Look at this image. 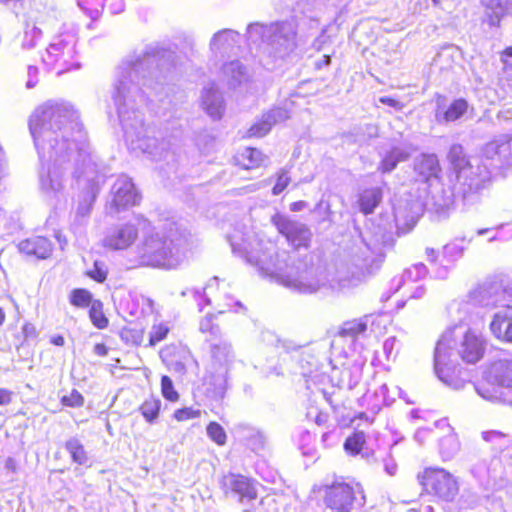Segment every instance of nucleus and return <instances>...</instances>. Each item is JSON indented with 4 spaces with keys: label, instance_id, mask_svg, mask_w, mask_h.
Masks as SVG:
<instances>
[{
    "label": "nucleus",
    "instance_id": "9",
    "mask_svg": "<svg viewBox=\"0 0 512 512\" xmlns=\"http://www.w3.org/2000/svg\"><path fill=\"white\" fill-rule=\"evenodd\" d=\"M484 377L493 386L492 391L488 388H477L478 394L490 401L501 400L502 392L498 389L512 386V360L505 358L492 362Z\"/></svg>",
    "mask_w": 512,
    "mask_h": 512
},
{
    "label": "nucleus",
    "instance_id": "39",
    "mask_svg": "<svg viewBox=\"0 0 512 512\" xmlns=\"http://www.w3.org/2000/svg\"><path fill=\"white\" fill-rule=\"evenodd\" d=\"M91 322L98 329H104L108 326V319L103 313V303L100 300H94L89 310Z\"/></svg>",
    "mask_w": 512,
    "mask_h": 512
},
{
    "label": "nucleus",
    "instance_id": "44",
    "mask_svg": "<svg viewBox=\"0 0 512 512\" xmlns=\"http://www.w3.org/2000/svg\"><path fill=\"white\" fill-rule=\"evenodd\" d=\"M62 34H59L55 37L54 41L49 44L47 47V54L49 57L54 58L56 61L58 56L64 53L65 49H68V53H70L69 44L65 40L61 38Z\"/></svg>",
    "mask_w": 512,
    "mask_h": 512
},
{
    "label": "nucleus",
    "instance_id": "41",
    "mask_svg": "<svg viewBox=\"0 0 512 512\" xmlns=\"http://www.w3.org/2000/svg\"><path fill=\"white\" fill-rule=\"evenodd\" d=\"M448 159L453 165L454 171L462 168L470 161L464 155L463 147L460 144H453L448 152Z\"/></svg>",
    "mask_w": 512,
    "mask_h": 512
},
{
    "label": "nucleus",
    "instance_id": "49",
    "mask_svg": "<svg viewBox=\"0 0 512 512\" xmlns=\"http://www.w3.org/2000/svg\"><path fill=\"white\" fill-rule=\"evenodd\" d=\"M77 2L83 10L89 11L92 18L97 16L104 6V0H77Z\"/></svg>",
    "mask_w": 512,
    "mask_h": 512
},
{
    "label": "nucleus",
    "instance_id": "29",
    "mask_svg": "<svg viewBox=\"0 0 512 512\" xmlns=\"http://www.w3.org/2000/svg\"><path fill=\"white\" fill-rule=\"evenodd\" d=\"M460 451V442L454 432L442 437L439 441V453L442 460L447 461L453 459Z\"/></svg>",
    "mask_w": 512,
    "mask_h": 512
},
{
    "label": "nucleus",
    "instance_id": "28",
    "mask_svg": "<svg viewBox=\"0 0 512 512\" xmlns=\"http://www.w3.org/2000/svg\"><path fill=\"white\" fill-rule=\"evenodd\" d=\"M484 441L491 443L494 448L500 452L507 451L512 457V439L509 434L499 430H489L482 432Z\"/></svg>",
    "mask_w": 512,
    "mask_h": 512
},
{
    "label": "nucleus",
    "instance_id": "3",
    "mask_svg": "<svg viewBox=\"0 0 512 512\" xmlns=\"http://www.w3.org/2000/svg\"><path fill=\"white\" fill-rule=\"evenodd\" d=\"M233 253L246 259L251 265L268 276L274 277L283 286L303 294L317 292L324 285L320 268L313 262V257L305 254L300 257L297 252L290 255L274 247L256 249L260 244L256 240L242 239L236 241V236L230 239Z\"/></svg>",
    "mask_w": 512,
    "mask_h": 512
},
{
    "label": "nucleus",
    "instance_id": "23",
    "mask_svg": "<svg viewBox=\"0 0 512 512\" xmlns=\"http://www.w3.org/2000/svg\"><path fill=\"white\" fill-rule=\"evenodd\" d=\"M337 0H300L298 10L311 21V29H317L320 15L330 6L335 7Z\"/></svg>",
    "mask_w": 512,
    "mask_h": 512
},
{
    "label": "nucleus",
    "instance_id": "59",
    "mask_svg": "<svg viewBox=\"0 0 512 512\" xmlns=\"http://www.w3.org/2000/svg\"><path fill=\"white\" fill-rule=\"evenodd\" d=\"M501 61L505 66L512 68V47H507L502 52Z\"/></svg>",
    "mask_w": 512,
    "mask_h": 512
},
{
    "label": "nucleus",
    "instance_id": "11",
    "mask_svg": "<svg viewBox=\"0 0 512 512\" xmlns=\"http://www.w3.org/2000/svg\"><path fill=\"white\" fill-rule=\"evenodd\" d=\"M459 193L463 199L468 201L469 198L484 188L485 183L489 180V173L485 166L472 164L471 162L455 171Z\"/></svg>",
    "mask_w": 512,
    "mask_h": 512
},
{
    "label": "nucleus",
    "instance_id": "19",
    "mask_svg": "<svg viewBox=\"0 0 512 512\" xmlns=\"http://www.w3.org/2000/svg\"><path fill=\"white\" fill-rule=\"evenodd\" d=\"M484 155L489 159H495L497 157L501 164L511 165L512 137L509 135H501L489 142L484 148Z\"/></svg>",
    "mask_w": 512,
    "mask_h": 512
},
{
    "label": "nucleus",
    "instance_id": "64",
    "mask_svg": "<svg viewBox=\"0 0 512 512\" xmlns=\"http://www.w3.org/2000/svg\"><path fill=\"white\" fill-rule=\"evenodd\" d=\"M448 275V267L446 265H441L435 271V276L439 279H446Z\"/></svg>",
    "mask_w": 512,
    "mask_h": 512
},
{
    "label": "nucleus",
    "instance_id": "38",
    "mask_svg": "<svg viewBox=\"0 0 512 512\" xmlns=\"http://www.w3.org/2000/svg\"><path fill=\"white\" fill-rule=\"evenodd\" d=\"M465 239L455 240L443 247V258L447 263H454L463 256Z\"/></svg>",
    "mask_w": 512,
    "mask_h": 512
},
{
    "label": "nucleus",
    "instance_id": "57",
    "mask_svg": "<svg viewBox=\"0 0 512 512\" xmlns=\"http://www.w3.org/2000/svg\"><path fill=\"white\" fill-rule=\"evenodd\" d=\"M320 210H324V214L325 216L322 217V219L320 220V222H324V221H330V205L328 203H324L323 201H320L315 209H314V212L316 211H320Z\"/></svg>",
    "mask_w": 512,
    "mask_h": 512
},
{
    "label": "nucleus",
    "instance_id": "37",
    "mask_svg": "<svg viewBox=\"0 0 512 512\" xmlns=\"http://www.w3.org/2000/svg\"><path fill=\"white\" fill-rule=\"evenodd\" d=\"M94 300L92 293L84 288L73 289L69 295L70 303L78 308L91 307Z\"/></svg>",
    "mask_w": 512,
    "mask_h": 512
},
{
    "label": "nucleus",
    "instance_id": "61",
    "mask_svg": "<svg viewBox=\"0 0 512 512\" xmlns=\"http://www.w3.org/2000/svg\"><path fill=\"white\" fill-rule=\"evenodd\" d=\"M94 353L100 357H104L108 354V348L103 343H97L93 349Z\"/></svg>",
    "mask_w": 512,
    "mask_h": 512
},
{
    "label": "nucleus",
    "instance_id": "50",
    "mask_svg": "<svg viewBox=\"0 0 512 512\" xmlns=\"http://www.w3.org/2000/svg\"><path fill=\"white\" fill-rule=\"evenodd\" d=\"M61 403L68 407H81L84 403V398L80 392L73 389L69 395H65L61 399Z\"/></svg>",
    "mask_w": 512,
    "mask_h": 512
},
{
    "label": "nucleus",
    "instance_id": "34",
    "mask_svg": "<svg viewBox=\"0 0 512 512\" xmlns=\"http://www.w3.org/2000/svg\"><path fill=\"white\" fill-rule=\"evenodd\" d=\"M259 30L264 32H291L292 26L287 21H276L269 24L255 22L247 26L246 32H259Z\"/></svg>",
    "mask_w": 512,
    "mask_h": 512
},
{
    "label": "nucleus",
    "instance_id": "36",
    "mask_svg": "<svg viewBox=\"0 0 512 512\" xmlns=\"http://www.w3.org/2000/svg\"><path fill=\"white\" fill-rule=\"evenodd\" d=\"M161 400L158 398L146 399L139 410L148 423H154L159 416Z\"/></svg>",
    "mask_w": 512,
    "mask_h": 512
},
{
    "label": "nucleus",
    "instance_id": "16",
    "mask_svg": "<svg viewBox=\"0 0 512 512\" xmlns=\"http://www.w3.org/2000/svg\"><path fill=\"white\" fill-rule=\"evenodd\" d=\"M484 7L482 25L484 29L501 28L500 23L512 8V0H481Z\"/></svg>",
    "mask_w": 512,
    "mask_h": 512
},
{
    "label": "nucleus",
    "instance_id": "51",
    "mask_svg": "<svg viewBox=\"0 0 512 512\" xmlns=\"http://www.w3.org/2000/svg\"><path fill=\"white\" fill-rule=\"evenodd\" d=\"M200 414H201V411L198 409L195 410L190 407H185V408L176 410L174 412V418L177 421H186L189 419L198 418L200 416Z\"/></svg>",
    "mask_w": 512,
    "mask_h": 512
},
{
    "label": "nucleus",
    "instance_id": "58",
    "mask_svg": "<svg viewBox=\"0 0 512 512\" xmlns=\"http://www.w3.org/2000/svg\"><path fill=\"white\" fill-rule=\"evenodd\" d=\"M109 8L113 14H118L124 11L125 3L123 0H111Z\"/></svg>",
    "mask_w": 512,
    "mask_h": 512
},
{
    "label": "nucleus",
    "instance_id": "24",
    "mask_svg": "<svg viewBox=\"0 0 512 512\" xmlns=\"http://www.w3.org/2000/svg\"><path fill=\"white\" fill-rule=\"evenodd\" d=\"M383 198L382 189L379 187L364 189L358 196V205L360 211L365 214H371L381 203Z\"/></svg>",
    "mask_w": 512,
    "mask_h": 512
},
{
    "label": "nucleus",
    "instance_id": "54",
    "mask_svg": "<svg viewBox=\"0 0 512 512\" xmlns=\"http://www.w3.org/2000/svg\"><path fill=\"white\" fill-rule=\"evenodd\" d=\"M378 101L381 104L387 105L391 108H393L395 111H401L404 109L405 104L401 102L400 100L390 97V96H381L379 97Z\"/></svg>",
    "mask_w": 512,
    "mask_h": 512
},
{
    "label": "nucleus",
    "instance_id": "35",
    "mask_svg": "<svg viewBox=\"0 0 512 512\" xmlns=\"http://www.w3.org/2000/svg\"><path fill=\"white\" fill-rule=\"evenodd\" d=\"M367 329V323L363 320H352L343 323L340 331V338H350L353 342L359 334H362Z\"/></svg>",
    "mask_w": 512,
    "mask_h": 512
},
{
    "label": "nucleus",
    "instance_id": "15",
    "mask_svg": "<svg viewBox=\"0 0 512 512\" xmlns=\"http://www.w3.org/2000/svg\"><path fill=\"white\" fill-rule=\"evenodd\" d=\"M138 237V228L132 223L116 224L109 227L102 240L103 246L112 250L130 247Z\"/></svg>",
    "mask_w": 512,
    "mask_h": 512
},
{
    "label": "nucleus",
    "instance_id": "31",
    "mask_svg": "<svg viewBox=\"0 0 512 512\" xmlns=\"http://www.w3.org/2000/svg\"><path fill=\"white\" fill-rule=\"evenodd\" d=\"M214 318L215 316L213 314H207L199 323V331L203 334H207L206 340L211 343L223 339L222 331L219 325L214 323Z\"/></svg>",
    "mask_w": 512,
    "mask_h": 512
},
{
    "label": "nucleus",
    "instance_id": "4",
    "mask_svg": "<svg viewBox=\"0 0 512 512\" xmlns=\"http://www.w3.org/2000/svg\"><path fill=\"white\" fill-rule=\"evenodd\" d=\"M456 328L445 331L437 341L434 350V371L440 381L455 389L460 387L455 379L458 357L469 364L478 362L485 352L484 339L475 332L468 330L457 343Z\"/></svg>",
    "mask_w": 512,
    "mask_h": 512
},
{
    "label": "nucleus",
    "instance_id": "22",
    "mask_svg": "<svg viewBox=\"0 0 512 512\" xmlns=\"http://www.w3.org/2000/svg\"><path fill=\"white\" fill-rule=\"evenodd\" d=\"M440 170V164L435 154L423 153L414 160V171L419 180L423 182L438 177Z\"/></svg>",
    "mask_w": 512,
    "mask_h": 512
},
{
    "label": "nucleus",
    "instance_id": "47",
    "mask_svg": "<svg viewBox=\"0 0 512 512\" xmlns=\"http://www.w3.org/2000/svg\"><path fill=\"white\" fill-rule=\"evenodd\" d=\"M290 183V177L286 168H281L277 173L276 183L272 188V194L280 195Z\"/></svg>",
    "mask_w": 512,
    "mask_h": 512
},
{
    "label": "nucleus",
    "instance_id": "8",
    "mask_svg": "<svg viewBox=\"0 0 512 512\" xmlns=\"http://www.w3.org/2000/svg\"><path fill=\"white\" fill-rule=\"evenodd\" d=\"M417 479L427 494L446 502L453 501L459 491L455 477L443 468H425Z\"/></svg>",
    "mask_w": 512,
    "mask_h": 512
},
{
    "label": "nucleus",
    "instance_id": "21",
    "mask_svg": "<svg viewBox=\"0 0 512 512\" xmlns=\"http://www.w3.org/2000/svg\"><path fill=\"white\" fill-rule=\"evenodd\" d=\"M202 106L213 119H220L224 113V99L221 92L214 86L205 87L202 91Z\"/></svg>",
    "mask_w": 512,
    "mask_h": 512
},
{
    "label": "nucleus",
    "instance_id": "1",
    "mask_svg": "<svg viewBox=\"0 0 512 512\" xmlns=\"http://www.w3.org/2000/svg\"><path fill=\"white\" fill-rule=\"evenodd\" d=\"M29 130L42 163L41 191L56 197L63 191L64 176L71 169L79 190L76 220L81 223L89 216L106 173L90 146L78 111L67 101L48 100L30 116Z\"/></svg>",
    "mask_w": 512,
    "mask_h": 512
},
{
    "label": "nucleus",
    "instance_id": "18",
    "mask_svg": "<svg viewBox=\"0 0 512 512\" xmlns=\"http://www.w3.org/2000/svg\"><path fill=\"white\" fill-rule=\"evenodd\" d=\"M17 247L20 253L38 260L49 258L53 251L52 242L42 236L24 239L18 243Z\"/></svg>",
    "mask_w": 512,
    "mask_h": 512
},
{
    "label": "nucleus",
    "instance_id": "30",
    "mask_svg": "<svg viewBox=\"0 0 512 512\" xmlns=\"http://www.w3.org/2000/svg\"><path fill=\"white\" fill-rule=\"evenodd\" d=\"M223 73L229 78V85L235 87L246 78V68L238 60L224 64Z\"/></svg>",
    "mask_w": 512,
    "mask_h": 512
},
{
    "label": "nucleus",
    "instance_id": "27",
    "mask_svg": "<svg viewBox=\"0 0 512 512\" xmlns=\"http://www.w3.org/2000/svg\"><path fill=\"white\" fill-rule=\"evenodd\" d=\"M409 156L410 154L407 150L400 147H393L382 158L378 170L384 174L390 173L400 162L408 160Z\"/></svg>",
    "mask_w": 512,
    "mask_h": 512
},
{
    "label": "nucleus",
    "instance_id": "2",
    "mask_svg": "<svg viewBox=\"0 0 512 512\" xmlns=\"http://www.w3.org/2000/svg\"><path fill=\"white\" fill-rule=\"evenodd\" d=\"M176 59L175 52L169 49L148 46L121 62L113 84L112 99L126 140L155 161L174 155L169 151V143L149 136V127L139 108L147 99L144 88H154V83L164 82L176 69Z\"/></svg>",
    "mask_w": 512,
    "mask_h": 512
},
{
    "label": "nucleus",
    "instance_id": "33",
    "mask_svg": "<svg viewBox=\"0 0 512 512\" xmlns=\"http://www.w3.org/2000/svg\"><path fill=\"white\" fill-rule=\"evenodd\" d=\"M366 442V436L364 432L358 431L353 433L350 437H348L344 442V449L350 455H357L362 453L363 457H367L369 459L368 454L363 452V446Z\"/></svg>",
    "mask_w": 512,
    "mask_h": 512
},
{
    "label": "nucleus",
    "instance_id": "12",
    "mask_svg": "<svg viewBox=\"0 0 512 512\" xmlns=\"http://www.w3.org/2000/svg\"><path fill=\"white\" fill-rule=\"evenodd\" d=\"M271 222L278 232L282 234L294 247L307 248L309 246L312 238V232L305 223L280 213L273 215Z\"/></svg>",
    "mask_w": 512,
    "mask_h": 512
},
{
    "label": "nucleus",
    "instance_id": "5",
    "mask_svg": "<svg viewBox=\"0 0 512 512\" xmlns=\"http://www.w3.org/2000/svg\"><path fill=\"white\" fill-rule=\"evenodd\" d=\"M189 252V238L177 229L145 235L136 247L139 265L166 270L181 265Z\"/></svg>",
    "mask_w": 512,
    "mask_h": 512
},
{
    "label": "nucleus",
    "instance_id": "52",
    "mask_svg": "<svg viewBox=\"0 0 512 512\" xmlns=\"http://www.w3.org/2000/svg\"><path fill=\"white\" fill-rule=\"evenodd\" d=\"M380 462L384 471L388 475L394 476L396 474L398 466L394 458L389 453H385L383 456H381Z\"/></svg>",
    "mask_w": 512,
    "mask_h": 512
},
{
    "label": "nucleus",
    "instance_id": "42",
    "mask_svg": "<svg viewBox=\"0 0 512 512\" xmlns=\"http://www.w3.org/2000/svg\"><path fill=\"white\" fill-rule=\"evenodd\" d=\"M243 159L247 160V163H244L243 166L245 169H252L260 166L263 161L264 157L260 150L255 148L247 147L242 153Z\"/></svg>",
    "mask_w": 512,
    "mask_h": 512
},
{
    "label": "nucleus",
    "instance_id": "63",
    "mask_svg": "<svg viewBox=\"0 0 512 512\" xmlns=\"http://www.w3.org/2000/svg\"><path fill=\"white\" fill-rule=\"evenodd\" d=\"M278 343L287 352L297 350L298 348L301 347L300 345L297 346V345L293 344L291 341H286V340L285 341L278 340Z\"/></svg>",
    "mask_w": 512,
    "mask_h": 512
},
{
    "label": "nucleus",
    "instance_id": "7",
    "mask_svg": "<svg viewBox=\"0 0 512 512\" xmlns=\"http://www.w3.org/2000/svg\"><path fill=\"white\" fill-rule=\"evenodd\" d=\"M324 503L335 512H361L365 505V495L358 485L335 481L326 486Z\"/></svg>",
    "mask_w": 512,
    "mask_h": 512
},
{
    "label": "nucleus",
    "instance_id": "25",
    "mask_svg": "<svg viewBox=\"0 0 512 512\" xmlns=\"http://www.w3.org/2000/svg\"><path fill=\"white\" fill-rule=\"evenodd\" d=\"M469 104L464 98L455 99L444 111L439 109L436 112V119L439 123L455 122L460 119L468 110Z\"/></svg>",
    "mask_w": 512,
    "mask_h": 512
},
{
    "label": "nucleus",
    "instance_id": "40",
    "mask_svg": "<svg viewBox=\"0 0 512 512\" xmlns=\"http://www.w3.org/2000/svg\"><path fill=\"white\" fill-rule=\"evenodd\" d=\"M428 274V269L423 263H417L407 268L401 278L400 283L416 282L423 279Z\"/></svg>",
    "mask_w": 512,
    "mask_h": 512
},
{
    "label": "nucleus",
    "instance_id": "6",
    "mask_svg": "<svg viewBox=\"0 0 512 512\" xmlns=\"http://www.w3.org/2000/svg\"><path fill=\"white\" fill-rule=\"evenodd\" d=\"M235 360L232 345L226 339L210 344V359L206 366L205 381L214 387V394L223 397L228 386V374Z\"/></svg>",
    "mask_w": 512,
    "mask_h": 512
},
{
    "label": "nucleus",
    "instance_id": "26",
    "mask_svg": "<svg viewBox=\"0 0 512 512\" xmlns=\"http://www.w3.org/2000/svg\"><path fill=\"white\" fill-rule=\"evenodd\" d=\"M490 330L497 339L512 343V317L507 319L505 314L495 313Z\"/></svg>",
    "mask_w": 512,
    "mask_h": 512
},
{
    "label": "nucleus",
    "instance_id": "17",
    "mask_svg": "<svg viewBox=\"0 0 512 512\" xmlns=\"http://www.w3.org/2000/svg\"><path fill=\"white\" fill-rule=\"evenodd\" d=\"M395 221L396 218L394 217L383 225L379 224L372 233V237L369 242L366 243L367 249L371 250L374 254L382 255V248H392L395 243V235L393 232Z\"/></svg>",
    "mask_w": 512,
    "mask_h": 512
},
{
    "label": "nucleus",
    "instance_id": "14",
    "mask_svg": "<svg viewBox=\"0 0 512 512\" xmlns=\"http://www.w3.org/2000/svg\"><path fill=\"white\" fill-rule=\"evenodd\" d=\"M220 486L226 496H237L240 501L257 498L256 482L242 474L228 472L220 479Z\"/></svg>",
    "mask_w": 512,
    "mask_h": 512
},
{
    "label": "nucleus",
    "instance_id": "48",
    "mask_svg": "<svg viewBox=\"0 0 512 512\" xmlns=\"http://www.w3.org/2000/svg\"><path fill=\"white\" fill-rule=\"evenodd\" d=\"M383 352L387 360L395 359L399 352V341L392 336L387 338L383 343Z\"/></svg>",
    "mask_w": 512,
    "mask_h": 512
},
{
    "label": "nucleus",
    "instance_id": "10",
    "mask_svg": "<svg viewBox=\"0 0 512 512\" xmlns=\"http://www.w3.org/2000/svg\"><path fill=\"white\" fill-rule=\"evenodd\" d=\"M109 212L119 213L129 207L140 203L141 195L132 179L127 175H120L114 182L110 191Z\"/></svg>",
    "mask_w": 512,
    "mask_h": 512
},
{
    "label": "nucleus",
    "instance_id": "60",
    "mask_svg": "<svg viewBox=\"0 0 512 512\" xmlns=\"http://www.w3.org/2000/svg\"><path fill=\"white\" fill-rule=\"evenodd\" d=\"M12 401V392L7 389L0 388V405H8Z\"/></svg>",
    "mask_w": 512,
    "mask_h": 512
},
{
    "label": "nucleus",
    "instance_id": "32",
    "mask_svg": "<svg viewBox=\"0 0 512 512\" xmlns=\"http://www.w3.org/2000/svg\"><path fill=\"white\" fill-rule=\"evenodd\" d=\"M65 449L69 452L73 462L79 465L88 464V454L85 451L84 446L81 444L80 440H78L77 438H71L68 441H66Z\"/></svg>",
    "mask_w": 512,
    "mask_h": 512
},
{
    "label": "nucleus",
    "instance_id": "20",
    "mask_svg": "<svg viewBox=\"0 0 512 512\" xmlns=\"http://www.w3.org/2000/svg\"><path fill=\"white\" fill-rule=\"evenodd\" d=\"M288 117V111L286 109L274 108L264 113L261 120L250 127L247 131V136L263 137L268 134L273 125L285 121Z\"/></svg>",
    "mask_w": 512,
    "mask_h": 512
},
{
    "label": "nucleus",
    "instance_id": "56",
    "mask_svg": "<svg viewBox=\"0 0 512 512\" xmlns=\"http://www.w3.org/2000/svg\"><path fill=\"white\" fill-rule=\"evenodd\" d=\"M8 171V162L6 153L0 144V179L4 178L7 175Z\"/></svg>",
    "mask_w": 512,
    "mask_h": 512
},
{
    "label": "nucleus",
    "instance_id": "43",
    "mask_svg": "<svg viewBox=\"0 0 512 512\" xmlns=\"http://www.w3.org/2000/svg\"><path fill=\"white\" fill-rule=\"evenodd\" d=\"M86 274L94 281L103 283L107 279L108 268L103 261L95 260L93 267Z\"/></svg>",
    "mask_w": 512,
    "mask_h": 512
},
{
    "label": "nucleus",
    "instance_id": "46",
    "mask_svg": "<svg viewBox=\"0 0 512 512\" xmlns=\"http://www.w3.org/2000/svg\"><path fill=\"white\" fill-rule=\"evenodd\" d=\"M161 392L165 399L174 402L179 398L178 392L174 389L173 382L169 376H162L161 378Z\"/></svg>",
    "mask_w": 512,
    "mask_h": 512
},
{
    "label": "nucleus",
    "instance_id": "45",
    "mask_svg": "<svg viewBox=\"0 0 512 512\" xmlns=\"http://www.w3.org/2000/svg\"><path fill=\"white\" fill-rule=\"evenodd\" d=\"M207 435L209 438L218 445L226 443V432L223 427L217 422H210L207 426Z\"/></svg>",
    "mask_w": 512,
    "mask_h": 512
},
{
    "label": "nucleus",
    "instance_id": "53",
    "mask_svg": "<svg viewBox=\"0 0 512 512\" xmlns=\"http://www.w3.org/2000/svg\"><path fill=\"white\" fill-rule=\"evenodd\" d=\"M169 332V329L166 326H158L155 327L150 333V344L155 345L156 343L165 339Z\"/></svg>",
    "mask_w": 512,
    "mask_h": 512
},
{
    "label": "nucleus",
    "instance_id": "13",
    "mask_svg": "<svg viewBox=\"0 0 512 512\" xmlns=\"http://www.w3.org/2000/svg\"><path fill=\"white\" fill-rule=\"evenodd\" d=\"M507 298L512 299V283L503 286L498 281H486L471 293L472 301L484 307L505 306Z\"/></svg>",
    "mask_w": 512,
    "mask_h": 512
},
{
    "label": "nucleus",
    "instance_id": "55",
    "mask_svg": "<svg viewBox=\"0 0 512 512\" xmlns=\"http://www.w3.org/2000/svg\"><path fill=\"white\" fill-rule=\"evenodd\" d=\"M38 73H39V70L36 66H28V69H27V75H28V80L26 82V87L28 89H31V88H34L36 86V84L38 83Z\"/></svg>",
    "mask_w": 512,
    "mask_h": 512
},
{
    "label": "nucleus",
    "instance_id": "62",
    "mask_svg": "<svg viewBox=\"0 0 512 512\" xmlns=\"http://www.w3.org/2000/svg\"><path fill=\"white\" fill-rule=\"evenodd\" d=\"M308 206L306 201H296L290 204V210L292 212H299Z\"/></svg>",
    "mask_w": 512,
    "mask_h": 512
}]
</instances>
